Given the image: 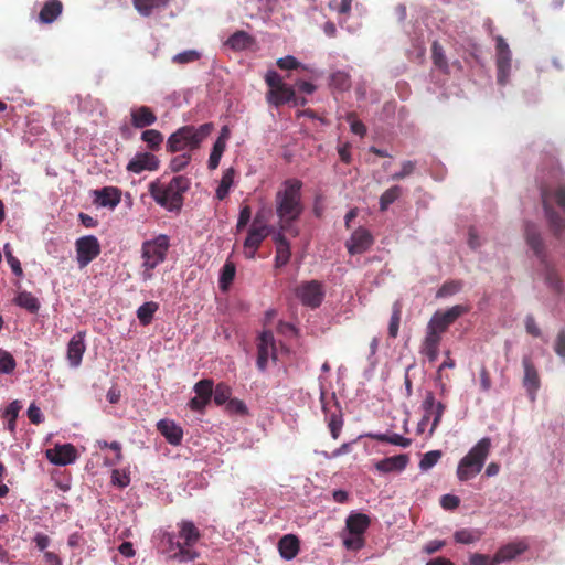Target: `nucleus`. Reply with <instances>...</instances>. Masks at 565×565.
I'll return each instance as SVG.
<instances>
[{
  "instance_id": "2f4dec72",
  "label": "nucleus",
  "mask_w": 565,
  "mask_h": 565,
  "mask_svg": "<svg viewBox=\"0 0 565 565\" xmlns=\"http://www.w3.org/2000/svg\"><path fill=\"white\" fill-rule=\"evenodd\" d=\"M255 43V39L247 32L239 30L234 32L226 41V45L234 51H243L250 47Z\"/></svg>"
},
{
  "instance_id": "052dcab7",
  "label": "nucleus",
  "mask_w": 565,
  "mask_h": 565,
  "mask_svg": "<svg viewBox=\"0 0 565 565\" xmlns=\"http://www.w3.org/2000/svg\"><path fill=\"white\" fill-rule=\"evenodd\" d=\"M250 217H252L250 206L249 205L242 206V209L239 211V215H238V221L236 224L237 232H241L246 227V225L250 221Z\"/></svg>"
},
{
  "instance_id": "dca6fc26",
  "label": "nucleus",
  "mask_w": 565,
  "mask_h": 565,
  "mask_svg": "<svg viewBox=\"0 0 565 565\" xmlns=\"http://www.w3.org/2000/svg\"><path fill=\"white\" fill-rule=\"evenodd\" d=\"M160 160L151 152H137L128 162L126 169L129 172L139 174L143 171H157Z\"/></svg>"
},
{
  "instance_id": "bf43d9fd",
  "label": "nucleus",
  "mask_w": 565,
  "mask_h": 565,
  "mask_svg": "<svg viewBox=\"0 0 565 565\" xmlns=\"http://www.w3.org/2000/svg\"><path fill=\"white\" fill-rule=\"evenodd\" d=\"M468 565H498V563L494 562V555L490 557L486 554L473 553L469 557Z\"/></svg>"
},
{
  "instance_id": "603ef678",
  "label": "nucleus",
  "mask_w": 565,
  "mask_h": 565,
  "mask_svg": "<svg viewBox=\"0 0 565 565\" xmlns=\"http://www.w3.org/2000/svg\"><path fill=\"white\" fill-rule=\"evenodd\" d=\"M17 366L15 360L11 353L0 351V372L9 374L14 371Z\"/></svg>"
},
{
  "instance_id": "c03bdc74",
  "label": "nucleus",
  "mask_w": 565,
  "mask_h": 565,
  "mask_svg": "<svg viewBox=\"0 0 565 565\" xmlns=\"http://www.w3.org/2000/svg\"><path fill=\"white\" fill-rule=\"evenodd\" d=\"M232 390L227 384L218 383L213 390V399L215 404L223 405L226 404L231 399Z\"/></svg>"
},
{
  "instance_id": "3c124183",
  "label": "nucleus",
  "mask_w": 565,
  "mask_h": 565,
  "mask_svg": "<svg viewBox=\"0 0 565 565\" xmlns=\"http://www.w3.org/2000/svg\"><path fill=\"white\" fill-rule=\"evenodd\" d=\"M469 311V307L463 305H456L446 311L441 312L443 317L448 321L451 326L459 317L467 313Z\"/></svg>"
},
{
  "instance_id": "39448f33",
  "label": "nucleus",
  "mask_w": 565,
  "mask_h": 565,
  "mask_svg": "<svg viewBox=\"0 0 565 565\" xmlns=\"http://www.w3.org/2000/svg\"><path fill=\"white\" fill-rule=\"evenodd\" d=\"M525 238L527 245L534 252L543 266L542 275L546 286L555 294H562L564 289L563 279L556 268L546 259L545 245L536 225L532 223L525 224Z\"/></svg>"
},
{
  "instance_id": "cd10ccee",
  "label": "nucleus",
  "mask_w": 565,
  "mask_h": 565,
  "mask_svg": "<svg viewBox=\"0 0 565 565\" xmlns=\"http://www.w3.org/2000/svg\"><path fill=\"white\" fill-rule=\"evenodd\" d=\"M323 411L326 413V420L328 423V427L330 429V434L333 439H338L343 426V418L341 409L338 404H334V411L329 409L326 405L323 406Z\"/></svg>"
},
{
  "instance_id": "0e129e2a",
  "label": "nucleus",
  "mask_w": 565,
  "mask_h": 565,
  "mask_svg": "<svg viewBox=\"0 0 565 565\" xmlns=\"http://www.w3.org/2000/svg\"><path fill=\"white\" fill-rule=\"evenodd\" d=\"M353 117H354V114H350L348 116V120L350 121L351 131L354 135H358L360 137L365 136V134H366L365 125L362 121H360V120L352 119Z\"/></svg>"
},
{
  "instance_id": "7ed1b4c3",
  "label": "nucleus",
  "mask_w": 565,
  "mask_h": 565,
  "mask_svg": "<svg viewBox=\"0 0 565 565\" xmlns=\"http://www.w3.org/2000/svg\"><path fill=\"white\" fill-rule=\"evenodd\" d=\"M178 527V540L174 541L175 536L171 533L167 534L170 550L173 552L171 558L179 563L193 562L200 557V553L193 548V546L202 537V533L199 527L190 520H182L177 523Z\"/></svg>"
},
{
  "instance_id": "e2e57ef3",
  "label": "nucleus",
  "mask_w": 565,
  "mask_h": 565,
  "mask_svg": "<svg viewBox=\"0 0 565 565\" xmlns=\"http://www.w3.org/2000/svg\"><path fill=\"white\" fill-rule=\"evenodd\" d=\"M477 540V536L469 530H460L455 533V541L457 543L470 544Z\"/></svg>"
},
{
  "instance_id": "4d7b16f0",
  "label": "nucleus",
  "mask_w": 565,
  "mask_h": 565,
  "mask_svg": "<svg viewBox=\"0 0 565 565\" xmlns=\"http://www.w3.org/2000/svg\"><path fill=\"white\" fill-rule=\"evenodd\" d=\"M265 82L269 87V90L280 89L281 86H288L284 83L280 75L275 71H268L265 75Z\"/></svg>"
},
{
  "instance_id": "a19ab883",
  "label": "nucleus",
  "mask_w": 565,
  "mask_h": 565,
  "mask_svg": "<svg viewBox=\"0 0 565 565\" xmlns=\"http://www.w3.org/2000/svg\"><path fill=\"white\" fill-rule=\"evenodd\" d=\"M402 303L396 300L392 306V316L388 324V335L391 338H396L398 334L399 323L402 319Z\"/></svg>"
},
{
  "instance_id": "473e14b6",
  "label": "nucleus",
  "mask_w": 565,
  "mask_h": 565,
  "mask_svg": "<svg viewBox=\"0 0 565 565\" xmlns=\"http://www.w3.org/2000/svg\"><path fill=\"white\" fill-rule=\"evenodd\" d=\"M170 0H132V4L139 14L149 17L156 10H161L168 6Z\"/></svg>"
},
{
  "instance_id": "c756f323",
  "label": "nucleus",
  "mask_w": 565,
  "mask_h": 565,
  "mask_svg": "<svg viewBox=\"0 0 565 565\" xmlns=\"http://www.w3.org/2000/svg\"><path fill=\"white\" fill-rule=\"evenodd\" d=\"M371 520L364 513H351L345 521L350 534H364L370 526Z\"/></svg>"
},
{
  "instance_id": "ddd939ff",
  "label": "nucleus",
  "mask_w": 565,
  "mask_h": 565,
  "mask_svg": "<svg viewBox=\"0 0 565 565\" xmlns=\"http://www.w3.org/2000/svg\"><path fill=\"white\" fill-rule=\"evenodd\" d=\"M498 82L504 84L511 70V51L502 36L495 38Z\"/></svg>"
},
{
  "instance_id": "69168bd1",
  "label": "nucleus",
  "mask_w": 565,
  "mask_h": 565,
  "mask_svg": "<svg viewBox=\"0 0 565 565\" xmlns=\"http://www.w3.org/2000/svg\"><path fill=\"white\" fill-rule=\"evenodd\" d=\"M440 504L446 510H454L459 507L460 499L454 494H445L440 499Z\"/></svg>"
},
{
  "instance_id": "9b49d317",
  "label": "nucleus",
  "mask_w": 565,
  "mask_h": 565,
  "mask_svg": "<svg viewBox=\"0 0 565 565\" xmlns=\"http://www.w3.org/2000/svg\"><path fill=\"white\" fill-rule=\"evenodd\" d=\"M276 360L275 338L271 331L265 330L258 338L257 343V367L264 372L267 367L268 359Z\"/></svg>"
},
{
  "instance_id": "9d476101",
  "label": "nucleus",
  "mask_w": 565,
  "mask_h": 565,
  "mask_svg": "<svg viewBox=\"0 0 565 565\" xmlns=\"http://www.w3.org/2000/svg\"><path fill=\"white\" fill-rule=\"evenodd\" d=\"M296 296L299 298L303 306L315 309L321 305L324 297V291L321 282L318 280H310L301 282L296 288Z\"/></svg>"
},
{
  "instance_id": "7c9ffc66",
  "label": "nucleus",
  "mask_w": 565,
  "mask_h": 565,
  "mask_svg": "<svg viewBox=\"0 0 565 565\" xmlns=\"http://www.w3.org/2000/svg\"><path fill=\"white\" fill-rule=\"evenodd\" d=\"M279 553L285 559H292L299 552V540L292 534L284 535L278 543Z\"/></svg>"
},
{
  "instance_id": "72a5a7b5",
  "label": "nucleus",
  "mask_w": 565,
  "mask_h": 565,
  "mask_svg": "<svg viewBox=\"0 0 565 565\" xmlns=\"http://www.w3.org/2000/svg\"><path fill=\"white\" fill-rule=\"evenodd\" d=\"M140 139L147 145L150 151H159L163 143L164 137L157 129H147L142 131Z\"/></svg>"
},
{
  "instance_id": "412c9836",
  "label": "nucleus",
  "mask_w": 565,
  "mask_h": 565,
  "mask_svg": "<svg viewBox=\"0 0 565 565\" xmlns=\"http://www.w3.org/2000/svg\"><path fill=\"white\" fill-rule=\"evenodd\" d=\"M285 232L286 231L278 230V232L273 235V241L276 245L275 266L277 268L287 265L291 257L290 243L286 238Z\"/></svg>"
},
{
  "instance_id": "2eb2a0df",
  "label": "nucleus",
  "mask_w": 565,
  "mask_h": 565,
  "mask_svg": "<svg viewBox=\"0 0 565 565\" xmlns=\"http://www.w3.org/2000/svg\"><path fill=\"white\" fill-rule=\"evenodd\" d=\"M374 243V238L369 230L364 227L356 228L345 243V247L350 255L363 254Z\"/></svg>"
},
{
  "instance_id": "e433bc0d",
  "label": "nucleus",
  "mask_w": 565,
  "mask_h": 565,
  "mask_svg": "<svg viewBox=\"0 0 565 565\" xmlns=\"http://www.w3.org/2000/svg\"><path fill=\"white\" fill-rule=\"evenodd\" d=\"M330 86L340 92L349 90L351 88V76L344 71H335L330 75Z\"/></svg>"
},
{
  "instance_id": "f8f14e48",
  "label": "nucleus",
  "mask_w": 565,
  "mask_h": 565,
  "mask_svg": "<svg viewBox=\"0 0 565 565\" xmlns=\"http://www.w3.org/2000/svg\"><path fill=\"white\" fill-rule=\"evenodd\" d=\"M422 407H423L425 414L419 423V426L426 424L429 420V418L433 416L434 419H433L431 429H430V433H433L439 425L446 406L441 402H436L434 393L431 391H429L426 393V396H425V399L423 401Z\"/></svg>"
},
{
  "instance_id": "a878e982",
  "label": "nucleus",
  "mask_w": 565,
  "mask_h": 565,
  "mask_svg": "<svg viewBox=\"0 0 565 565\" xmlns=\"http://www.w3.org/2000/svg\"><path fill=\"white\" fill-rule=\"evenodd\" d=\"M121 200V191L115 186H105L95 191V203L103 207L115 209Z\"/></svg>"
},
{
  "instance_id": "f704fd0d",
  "label": "nucleus",
  "mask_w": 565,
  "mask_h": 565,
  "mask_svg": "<svg viewBox=\"0 0 565 565\" xmlns=\"http://www.w3.org/2000/svg\"><path fill=\"white\" fill-rule=\"evenodd\" d=\"M235 174H236V171L234 168H228L223 172L221 182H220V184L216 189V193H215L216 198L220 201L224 200L228 195L230 189L234 183Z\"/></svg>"
},
{
  "instance_id": "774afa93",
  "label": "nucleus",
  "mask_w": 565,
  "mask_h": 565,
  "mask_svg": "<svg viewBox=\"0 0 565 565\" xmlns=\"http://www.w3.org/2000/svg\"><path fill=\"white\" fill-rule=\"evenodd\" d=\"M554 350L557 355L565 358V330H561L555 340Z\"/></svg>"
},
{
  "instance_id": "f03ea898",
  "label": "nucleus",
  "mask_w": 565,
  "mask_h": 565,
  "mask_svg": "<svg viewBox=\"0 0 565 565\" xmlns=\"http://www.w3.org/2000/svg\"><path fill=\"white\" fill-rule=\"evenodd\" d=\"M540 193L550 230L561 239L565 230V184H558L553 189L546 181H542Z\"/></svg>"
},
{
  "instance_id": "4468645a",
  "label": "nucleus",
  "mask_w": 565,
  "mask_h": 565,
  "mask_svg": "<svg viewBox=\"0 0 565 565\" xmlns=\"http://www.w3.org/2000/svg\"><path fill=\"white\" fill-rule=\"evenodd\" d=\"M271 233L268 225L250 226L244 241L245 256L253 259L264 239Z\"/></svg>"
},
{
  "instance_id": "1a4fd4ad",
  "label": "nucleus",
  "mask_w": 565,
  "mask_h": 565,
  "mask_svg": "<svg viewBox=\"0 0 565 565\" xmlns=\"http://www.w3.org/2000/svg\"><path fill=\"white\" fill-rule=\"evenodd\" d=\"M75 249L78 267L84 268L100 254V244L96 236L86 235L76 239Z\"/></svg>"
},
{
  "instance_id": "13d9d810",
  "label": "nucleus",
  "mask_w": 565,
  "mask_h": 565,
  "mask_svg": "<svg viewBox=\"0 0 565 565\" xmlns=\"http://www.w3.org/2000/svg\"><path fill=\"white\" fill-rule=\"evenodd\" d=\"M226 411L231 414H239V415L247 414V407H246L245 403L237 398H231L226 403Z\"/></svg>"
},
{
  "instance_id": "aec40b11",
  "label": "nucleus",
  "mask_w": 565,
  "mask_h": 565,
  "mask_svg": "<svg viewBox=\"0 0 565 565\" xmlns=\"http://www.w3.org/2000/svg\"><path fill=\"white\" fill-rule=\"evenodd\" d=\"M529 548L524 540L508 543L501 546L494 554V562L499 564L515 559Z\"/></svg>"
},
{
  "instance_id": "0eeeda50",
  "label": "nucleus",
  "mask_w": 565,
  "mask_h": 565,
  "mask_svg": "<svg viewBox=\"0 0 565 565\" xmlns=\"http://www.w3.org/2000/svg\"><path fill=\"white\" fill-rule=\"evenodd\" d=\"M170 247L169 237L164 234L156 236L153 239L145 241L141 245V277L143 281L151 280L153 269L163 263Z\"/></svg>"
},
{
  "instance_id": "20e7f679",
  "label": "nucleus",
  "mask_w": 565,
  "mask_h": 565,
  "mask_svg": "<svg viewBox=\"0 0 565 565\" xmlns=\"http://www.w3.org/2000/svg\"><path fill=\"white\" fill-rule=\"evenodd\" d=\"M214 129L212 122H205L200 126L185 125L172 132L166 143L167 151L170 153L189 152L200 149L202 142L211 135Z\"/></svg>"
},
{
  "instance_id": "f3484780",
  "label": "nucleus",
  "mask_w": 565,
  "mask_h": 565,
  "mask_svg": "<svg viewBox=\"0 0 565 565\" xmlns=\"http://www.w3.org/2000/svg\"><path fill=\"white\" fill-rule=\"evenodd\" d=\"M45 455L50 462L57 466H67L76 460L77 450L72 444H64L47 449Z\"/></svg>"
},
{
  "instance_id": "49530a36",
  "label": "nucleus",
  "mask_w": 565,
  "mask_h": 565,
  "mask_svg": "<svg viewBox=\"0 0 565 565\" xmlns=\"http://www.w3.org/2000/svg\"><path fill=\"white\" fill-rule=\"evenodd\" d=\"M461 288H462V282L460 280L446 281L438 289L436 297L445 298V297L456 295L457 292H459L461 290Z\"/></svg>"
},
{
  "instance_id": "58836bf2",
  "label": "nucleus",
  "mask_w": 565,
  "mask_h": 565,
  "mask_svg": "<svg viewBox=\"0 0 565 565\" xmlns=\"http://www.w3.org/2000/svg\"><path fill=\"white\" fill-rule=\"evenodd\" d=\"M159 309V305L154 301H148L141 305L137 310V318L142 326H148L152 319L153 315Z\"/></svg>"
},
{
  "instance_id": "bb28decb",
  "label": "nucleus",
  "mask_w": 565,
  "mask_h": 565,
  "mask_svg": "<svg viewBox=\"0 0 565 565\" xmlns=\"http://www.w3.org/2000/svg\"><path fill=\"white\" fill-rule=\"evenodd\" d=\"M63 12V3L60 0H47L44 2L40 13L39 22L50 24L54 22Z\"/></svg>"
},
{
  "instance_id": "6ab92c4d",
  "label": "nucleus",
  "mask_w": 565,
  "mask_h": 565,
  "mask_svg": "<svg viewBox=\"0 0 565 565\" xmlns=\"http://www.w3.org/2000/svg\"><path fill=\"white\" fill-rule=\"evenodd\" d=\"M522 364L524 367L523 386L525 387L530 399L534 402L541 385L540 376L530 358H523Z\"/></svg>"
},
{
  "instance_id": "4c0bfd02",
  "label": "nucleus",
  "mask_w": 565,
  "mask_h": 565,
  "mask_svg": "<svg viewBox=\"0 0 565 565\" xmlns=\"http://www.w3.org/2000/svg\"><path fill=\"white\" fill-rule=\"evenodd\" d=\"M431 60H433L434 65L438 70H440L445 73H448L449 65H448L444 49H443L441 44L437 41H434L431 44Z\"/></svg>"
},
{
  "instance_id": "423d86ee",
  "label": "nucleus",
  "mask_w": 565,
  "mask_h": 565,
  "mask_svg": "<svg viewBox=\"0 0 565 565\" xmlns=\"http://www.w3.org/2000/svg\"><path fill=\"white\" fill-rule=\"evenodd\" d=\"M190 188V179L177 175L167 185L150 183L149 192L153 200L169 211H179L183 204V193Z\"/></svg>"
},
{
  "instance_id": "37998d69",
  "label": "nucleus",
  "mask_w": 565,
  "mask_h": 565,
  "mask_svg": "<svg viewBox=\"0 0 565 565\" xmlns=\"http://www.w3.org/2000/svg\"><path fill=\"white\" fill-rule=\"evenodd\" d=\"M450 324L445 319V317H443L440 311L435 312L427 324L428 329L441 335L448 330Z\"/></svg>"
},
{
  "instance_id": "ea45409f",
  "label": "nucleus",
  "mask_w": 565,
  "mask_h": 565,
  "mask_svg": "<svg viewBox=\"0 0 565 565\" xmlns=\"http://www.w3.org/2000/svg\"><path fill=\"white\" fill-rule=\"evenodd\" d=\"M236 274V267L233 262L227 260L222 269L220 275L218 285L222 290H227L230 285L233 282Z\"/></svg>"
},
{
  "instance_id": "a211bd4d",
  "label": "nucleus",
  "mask_w": 565,
  "mask_h": 565,
  "mask_svg": "<svg viewBox=\"0 0 565 565\" xmlns=\"http://www.w3.org/2000/svg\"><path fill=\"white\" fill-rule=\"evenodd\" d=\"M85 335V331H78L68 341L66 358L72 367H78L82 363L86 350Z\"/></svg>"
},
{
  "instance_id": "393cba45",
  "label": "nucleus",
  "mask_w": 565,
  "mask_h": 565,
  "mask_svg": "<svg viewBox=\"0 0 565 565\" xmlns=\"http://www.w3.org/2000/svg\"><path fill=\"white\" fill-rule=\"evenodd\" d=\"M157 429L173 446L181 444L183 438V430L173 420L161 419L157 423Z\"/></svg>"
},
{
  "instance_id": "6e6d98bb",
  "label": "nucleus",
  "mask_w": 565,
  "mask_h": 565,
  "mask_svg": "<svg viewBox=\"0 0 565 565\" xmlns=\"http://www.w3.org/2000/svg\"><path fill=\"white\" fill-rule=\"evenodd\" d=\"M415 168H416V161H412V160L404 161L402 163V169L398 172L392 174L391 179L393 181L403 180L406 177L411 175L415 171Z\"/></svg>"
},
{
  "instance_id": "f257e3e1",
  "label": "nucleus",
  "mask_w": 565,
  "mask_h": 565,
  "mask_svg": "<svg viewBox=\"0 0 565 565\" xmlns=\"http://www.w3.org/2000/svg\"><path fill=\"white\" fill-rule=\"evenodd\" d=\"M301 188L302 182L300 180L288 179L275 195L279 230L290 233L294 237L298 236L299 231L292 226V223L298 221L303 212Z\"/></svg>"
},
{
  "instance_id": "b1692460",
  "label": "nucleus",
  "mask_w": 565,
  "mask_h": 565,
  "mask_svg": "<svg viewBox=\"0 0 565 565\" xmlns=\"http://www.w3.org/2000/svg\"><path fill=\"white\" fill-rule=\"evenodd\" d=\"M131 125L137 129L152 126L157 121V115L148 106H139L130 111Z\"/></svg>"
},
{
  "instance_id": "5fc2aeb1",
  "label": "nucleus",
  "mask_w": 565,
  "mask_h": 565,
  "mask_svg": "<svg viewBox=\"0 0 565 565\" xmlns=\"http://www.w3.org/2000/svg\"><path fill=\"white\" fill-rule=\"evenodd\" d=\"M364 537L362 534H350L349 537L343 540L347 550L360 551L364 546Z\"/></svg>"
},
{
  "instance_id": "338daca9",
  "label": "nucleus",
  "mask_w": 565,
  "mask_h": 565,
  "mask_svg": "<svg viewBox=\"0 0 565 565\" xmlns=\"http://www.w3.org/2000/svg\"><path fill=\"white\" fill-rule=\"evenodd\" d=\"M28 417L31 423L39 425L43 422V414L34 403H32L28 408Z\"/></svg>"
},
{
  "instance_id": "6e6552de",
  "label": "nucleus",
  "mask_w": 565,
  "mask_h": 565,
  "mask_svg": "<svg viewBox=\"0 0 565 565\" xmlns=\"http://www.w3.org/2000/svg\"><path fill=\"white\" fill-rule=\"evenodd\" d=\"M491 448L489 437L481 438L459 461L457 477L460 481H468L475 478L483 468Z\"/></svg>"
},
{
  "instance_id": "c85d7f7f",
  "label": "nucleus",
  "mask_w": 565,
  "mask_h": 565,
  "mask_svg": "<svg viewBox=\"0 0 565 565\" xmlns=\"http://www.w3.org/2000/svg\"><path fill=\"white\" fill-rule=\"evenodd\" d=\"M295 98V89L291 86H281L280 89L268 90L266 99L270 105L279 107L284 104L290 103Z\"/></svg>"
},
{
  "instance_id": "de8ad7c7",
  "label": "nucleus",
  "mask_w": 565,
  "mask_h": 565,
  "mask_svg": "<svg viewBox=\"0 0 565 565\" xmlns=\"http://www.w3.org/2000/svg\"><path fill=\"white\" fill-rule=\"evenodd\" d=\"M441 455L440 450H430L426 452L419 461L420 470L426 471L433 468L439 461Z\"/></svg>"
},
{
  "instance_id": "864d4df0",
  "label": "nucleus",
  "mask_w": 565,
  "mask_h": 565,
  "mask_svg": "<svg viewBox=\"0 0 565 565\" xmlns=\"http://www.w3.org/2000/svg\"><path fill=\"white\" fill-rule=\"evenodd\" d=\"M277 66L280 68V70H297V68H301L303 71H307L308 68L300 64L296 57L291 56V55H288V56H285V57H281V58H278L277 60Z\"/></svg>"
},
{
  "instance_id": "79ce46f5",
  "label": "nucleus",
  "mask_w": 565,
  "mask_h": 565,
  "mask_svg": "<svg viewBox=\"0 0 565 565\" xmlns=\"http://www.w3.org/2000/svg\"><path fill=\"white\" fill-rule=\"evenodd\" d=\"M401 195L402 188L399 185H393L384 191L380 198V210L382 212L386 211Z\"/></svg>"
},
{
  "instance_id": "09e8293b",
  "label": "nucleus",
  "mask_w": 565,
  "mask_h": 565,
  "mask_svg": "<svg viewBox=\"0 0 565 565\" xmlns=\"http://www.w3.org/2000/svg\"><path fill=\"white\" fill-rule=\"evenodd\" d=\"M200 57H201V54L198 51L188 50V51L175 54L172 57V62L174 64L183 65V64L196 62L198 60H200Z\"/></svg>"
},
{
  "instance_id": "c9c22d12",
  "label": "nucleus",
  "mask_w": 565,
  "mask_h": 565,
  "mask_svg": "<svg viewBox=\"0 0 565 565\" xmlns=\"http://www.w3.org/2000/svg\"><path fill=\"white\" fill-rule=\"evenodd\" d=\"M15 305H18L21 308L26 309L31 313H35L40 309V302L36 297H34L29 291H21L18 294V296L14 299Z\"/></svg>"
},
{
  "instance_id": "a18cd8bd",
  "label": "nucleus",
  "mask_w": 565,
  "mask_h": 565,
  "mask_svg": "<svg viewBox=\"0 0 565 565\" xmlns=\"http://www.w3.org/2000/svg\"><path fill=\"white\" fill-rule=\"evenodd\" d=\"M191 159V153L184 151L182 154L175 156L170 160L169 169L174 173L181 172L189 166Z\"/></svg>"
},
{
  "instance_id": "5701e85b",
  "label": "nucleus",
  "mask_w": 565,
  "mask_h": 565,
  "mask_svg": "<svg viewBox=\"0 0 565 565\" xmlns=\"http://www.w3.org/2000/svg\"><path fill=\"white\" fill-rule=\"evenodd\" d=\"M408 461V455L401 454L377 461L375 469L382 473L401 472L407 467Z\"/></svg>"
},
{
  "instance_id": "680f3d73",
  "label": "nucleus",
  "mask_w": 565,
  "mask_h": 565,
  "mask_svg": "<svg viewBox=\"0 0 565 565\" xmlns=\"http://www.w3.org/2000/svg\"><path fill=\"white\" fill-rule=\"evenodd\" d=\"M130 482L129 476L125 471L114 469L111 472V483L119 488H126Z\"/></svg>"
},
{
  "instance_id": "8fccbe9b",
  "label": "nucleus",
  "mask_w": 565,
  "mask_h": 565,
  "mask_svg": "<svg viewBox=\"0 0 565 565\" xmlns=\"http://www.w3.org/2000/svg\"><path fill=\"white\" fill-rule=\"evenodd\" d=\"M194 392L198 396L210 401L213 394V381L207 379L199 381L194 385Z\"/></svg>"
},
{
  "instance_id": "4be33fe9",
  "label": "nucleus",
  "mask_w": 565,
  "mask_h": 565,
  "mask_svg": "<svg viewBox=\"0 0 565 565\" xmlns=\"http://www.w3.org/2000/svg\"><path fill=\"white\" fill-rule=\"evenodd\" d=\"M441 337V334L427 328L426 335L420 345V353L425 355L429 362H435L438 359Z\"/></svg>"
}]
</instances>
